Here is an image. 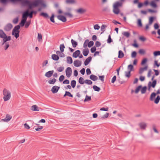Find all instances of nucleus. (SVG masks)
<instances>
[{
  "label": "nucleus",
  "mask_w": 160,
  "mask_h": 160,
  "mask_svg": "<svg viewBox=\"0 0 160 160\" xmlns=\"http://www.w3.org/2000/svg\"><path fill=\"white\" fill-rule=\"evenodd\" d=\"M125 0H120V2H116L113 5V12L116 14H118L120 12V10L119 8L122 6L123 2Z\"/></svg>",
  "instance_id": "obj_2"
},
{
  "label": "nucleus",
  "mask_w": 160,
  "mask_h": 160,
  "mask_svg": "<svg viewBox=\"0 0 160 160\" xmlns=\"http://www.w3.org/2000/svg\"><path fill=\"white\" fill-rule=\"evenodd\" d=\"M12 2H20L23 6H28L29 9L40 6L41 8H45L47 5L44 0H33L31 2L30 0H9Z\"/></svg>",
  "instance_id": "obj_1"
},
{
  "label": "nucleus",
  "mask_w": 160,
  "mask_h": 160,
  "mask_svg": "<svg viewBox=\"0 0 160 160\" xmlns=\"http://www.w3.org/2000/svg\"><path fill=\"white\" fill-rule=\"evenodd\" d=\"M130 73L131 72L130 71H128V72H125V75L126 77H127L128 78L130 77Z\"/></svg>",
  "instance_id": "obj_54"
},
{
  "label": "nucleus",
  "mask_w": 160,
  "mask_h": 160,
  "mask_svg": "<svg viewBox=\"0 0 160 160\" xmlns=\"http://www.w3.org/2000/svg\"><path fill=\"white\" fill-rule=\"evenodd\" d=\"M154 56L155 57L160 55V51H156L153 52Z\"/></svg>",
  "instance_id": "obj_48"
},
{
  "label": "nucleus",
  "mask_w": 160,
  "mask_h": 160,
  "mask_svg": "<svg viewBox=\"0 0 160 160\" xmlns=\"http://www.w3.org/2000/svg\"><path fill=\"white\" fill-rule=\"evenodd\" d=\"M154 20V18L152 17H150L149 19V25L151 24Z\"/></svg>",
  "instance_id": "obj_51"
},
{
  "label": "nucleus",
  "mask_w": 160,
  "mask_h": 160,
  "mask_svg": "<svg viewBox=\"0 0 160 160\" xmlns=\"http://www.w3.org/2000/svg\"><path fill=\"white\" fill-rule=\"evenodd\" d=\"M92 59V58L90 56L87 58L84 62V65L85 66H87L88 65L90 62L91 61Z\"/></svg>",
  "instance_id": "obj_15"
},
{
  "label": "nucleus",
  "mask_w": 160,
  "mask_h": 160,
  "mask_svg": "<svg viewBox=\"0 0 160 160\" xmlns=\"http://www.w3.org/2000/svg\"><path fill=\"white\" fill-rule=\"evenodd\" d=\"M94 44V42L93 41H91L89 42H88V47L89 48L91 47Z\"/></svg>",
  "instance_id": "obj_47"
},
{
  "label": "nucleus",
  "mask_w": 160,
  "mask_h": 160,
  "mask_svg": "<svg viewBox=\"0 0 160 160\" xmlns=\"http://www.w3.org/2000/svg\"><path fill=\"white\" fill-rule=\"evenodd\" d=\"M90 78L92 80L95 81L98 79V77L92 74L90 76Z\"/></svg>",
  "instance_id": "obj_18"
},
{
  "label": "nucleus",
  "mask_w": 160,
  "mask_h": 160,
  "mask_svg": "<svg viewBox=\"0 0 160 160\" xmlns=\"http://www.w3.org/2000/svg\"><path fill=\"white\" fill-rule=\"evenodd\" d=\"M142 87V85H139L138 87H137L135 90V92L136 93H137L139 91H140V90L141 89V88Z\"/></svg>",
  "instance_id": "obj_35"
},
{
  "label": "nucleus",
  "mask_w": 160,
  "mask_h": 160,
  "mask_svg": "<svg viewBox=\"0 0 160 160\" xmlns=\"http://www.w3.org/2000/svg\"><path fill=\"white\" fill-rule=\"evenodd\" d=\"M96 50V48L94 46L91 49V51L92 53H94L95 52Z\"/></svg>",
  "instance_id": "obj_64"
},
{
  "label": "nucleus",
  "mask_w": 160,
  "mask_h": 160,
  "mask_svg": "<svg viewBox=\"0 0 160 160\" xmlns=\"http://www.w3.org/2000/svg\"><path fill=\"white\" fill-rule=\"evenodd\" d=\"M139 125L141 128L143 129H145L147 125L146 123L143 122H142L139 124Z\"/></svg>",
  "instance_id": "obj_17"
},
{
  "label": "nucleus",
  "mask_w": 160,
  "mask_h": 160,
  "mask_svg": "<svg viewBox=\"0 0 160 160\" xmlns=\"http://www.w3.org/2000/svg\"><path fill=\"white\" fill-rule=\"evenodd\" d=\"M137 53L135 51H133L131 54V57L132 58H135L136 57Z\"/></svg>",
  "instance_id": "obj_55"
},
{
  "label": "nucleus",
  "mask_w": 160,
  "mask_h": 160,
  "mask_svg": "<svg viewBox=\"0 0 160 160\" xmlns=\"http://www.w3.org/2000/svg\"><path fill=\"white\" fill-rule=\"evenodd\" d=\"M9 46V45L8 44L7 42L5 43V45L4 46V49L6 50H7Z\"/></svg>",
  "instance_id": "obj_62"
},
{
  "label": "nucleus",
  "mask_w": 160,
  "mask_h": 160,
  "mask_svg": "<svg viewBox=\"0 0 160 160\" xmlns=\"http://www.w3.org/2000/svg\"><path fill=\"white\" fill-rule=\"evenodd\" d=\"M128 69L129 70V71L131 72V71L133 70V66L132 64H130L128 65Z\"/></svg>",
  "instance_id": "obj_32"
},
{
  "label": "nucleus",
  "mask_w": 160,
  "mask_h": 160,
  "mask_svg": "<svg viewBox=\"0 0 160 160\" xmlns=\"http://www.w3.org/2000/svg\"><path fill=\"white\" fill-rule=\"evenodd\" d=\"M66 74L68 78L70 77L72 75V69L70 67L67 68L65 70Z\"/></svg>",
  "instance_id": "obj_5"
},
{
  "label": "nucleus",
  "mask_w": 160,
  "mask_h": 160,
  "mask_svg": "<svg viewBox=\"0 0 160 160\" xmlns=\"http://www.w3.org/2000/svg\"><path fill=\"white\" fill-rule=\"evenodd\" d=\"M40 15L46 18H47L49 17L47 13L43 12H42L40 13Z\"/></svg>",
  "instance_id": "obj_33"
},
{
  "label": "nucleus",
  "mask_w": 160,
  "mask_h": 160,
  "mask_svg": "<svg viewBox=\"0 0 160 160\" xmlns=\"http://www.w3.org/2000/svg\"><path fill=\"white\" fill-rule=\"evenodd\" d=\"M112 40L111 37V35H109L108 37V38L107 40V42L108 43H110Z\"/></svg>",
  "instance_id": "obj_59"
},
{
  "label": "nucleus",
  "mask_w": 160,
  "mask_h": 160,
  "mask_svg": "<svg viewBox=\"0 0 160 160\" xmlns=\"http://www.w3.org/2000/svg\"><path fill=\"white\" fill-rule=\"evenodd\" d=\"M64 79V76L63 75H62L60 77L59 80L60 82H61L63 81Z\"/></svg>",
  "instance_id": "obj_60"
},
{
  "label": "nucleus",
  "mask_w": 160,
  "mask_h": 160,
  "mask_svg": "<svg viewBox=\"0 0 160 160\" xmlns=\"http://www.w3.org/2000/svg\"><path fill=\"white\" fill-rule=\"evenodd\" d=\"M122 33L123 35L127 38L129 37L130 35V33L127 32H124Z\"/></svg>",
  "instance_id": "obj_40"
},
{
  "label": "nucleus",
  "mask_w": 160,
  "mask_h": 160,
  "mask_svg": "<svg viewBox=\"0 0 160 160\" xmlns=\"http://www.w3.org/2000/svg\"><path fill=\"white\" fill-rule=\"evenodd\" d=\"M66 96H68L70 97H73L72 95L71 94V93L69 92L66 91L64 95V97H65Z\"/></svg>",
  "instance_id": "obj_34"
},
{
  "label": "nucleus",
  "mask_w": 160,
  "mask_h": 160,
  "mask_svg": "<svg viewBox=\"0 0 160 160\" xmlns=\"http://www.w3.org/2000/svg\"><path fill=\"white\" fill-rule=\"evenodd\" d=\"M3 94L4 95L3 98L5 101L10 99L11 98V92L9 91L4 88L3 91Z\"/></svg>",
  "instance_id": "obj_3"
},
{
  "label": "nucleus",
  "mask_w": 160,
  "mask_h": 160,
  "mask_svg": "<svg viewBox=\"0 0 160 160\" xmlns=\"http://www.w3.org/2000/svg\"><path fill=\"white\" fill-rule=\"evenodd\" d=\"M40 109V108L36 105L32 106L31 108V109L33 111H39Z\"/></svg>",
  "instance_id": "obj_13"
},
{
  "label": "nucleus",
  "mask_w": 160,
  "mask_h": 160,
  "mask_svg": "<svg viewBox=\"0 0 160 160\" xmlns=\"http://www.w3.org/2000/svg\"><path fill=\"white\" fill-rule=\"evenodd\" d=\"M12 25L10 23L7 24L4 28V30L7 31H10L12 28Z\"/></svg>",
  "instance_id": "obj_6"
},
{
  "label": "nucleus",
  "mask_w": 160,
  "mask_h": 160,
  "mask_svg": "<svg viewBox=\"0 0 160 160\" xmlns=\"http://www.w3.org/2000/svg\"><path fill=\"white\" fill-rule=\"evenodd\" d=\"M89 53V51L88 48L85 49L83 50L82 53L85 56H87Z\"/></svg>",
  "instance_id": "obj_21"
},
{
  "label": "nucleus",
  "mask_w": 160,
  "mask_h": 160,
  "mask_svg": "<svg viewBox=\"0 0 160 160\" xmlns=\"http://www.w3.org/2000/svg\"><path fill=\"white\" fill-rule=\"evenodd\" d=\"M124 56V54L122 51L119 50L118 52V58H122Z\"/></svg>",
  "instance_id": "obj_23"
},
{
  "label": "nucleus",
  "mask_w": 160,
  "mask_h": 160,
  "mask_svg": "<svg viewBox=\"0 0 160 160\" xmlns=\"http://www.w3.org/2000/svg\"><path fill=\"white\" fill-rule=\"evenodd\" d=\"M59 88V87L57 86H54L52 88L51 91L53 93H56L58 92Z\"/></svg>",
  "instance_id": "obj_8"
},
{
  "label": "nucleus",
  "mask_w": 160,
  "mask_h": 160,
  "mask_svg": "<svg viewBox=\"0 0 160 160\" xmlns=\"http://www.w3.org/2000/svg\"><path fill=\"white\" fill-rule=\"evenodd\" d=\"M148 68V66H146L144 68H141L139 69V74L142 73L144 71L146 70Z\"/></svg>",
  "instance_id": "obj_20"
},
{
  "label": "nucleus",
  "mask_w": 160,
  "mask_h": 160,
  "mask_svg": "<svg viewBox=\"0 0 160 160\" xmlns=\"http://www.w3.org/2000/svg\"><path fill=\"white\" fill-rule=\"evenodd\" d=\"M150 4L151 6L154 8H156L157 6L156 3L154 1L151 2Z\"/></svg>",
  "instance_id": "obj_52"
},
{
  "label": "nucleus",
  "mask_w": 160,
  "mask_h": 160,
  "mask_svg": "<svg viewBox=\"0 0 160 160\" xmlns=\"http://www.w3.org/2000/svg\"><path fill=\"white\" fill-rule=\"evenodd\" d=\"M64 14L65 16L70 18H72L73 17L72 15L69 12H65L64 13Z\"/></svg>",
  "instance_id": "obj_30"
},
{
  "label": "nucleus",
  "mask_w": 160,
  "mask_h": 160,
  "mask_svg": "<svg viewBox=\"0 0 160 160\" xmlns=\"http://www.w3.org/2000/svg\"><path fill=\"white\" fill-rule=\"evenodd\" d=\"M139 53L141 54H144L145 53V50L143 49H140L139 51Z\"/></svg>",
  "instance_id": "obj_61"
},
{
  "label": "nucleus",
  "mask_w": 160,
  "mask_h": 160,
  "mask_svg": "<svg viewBox=\"0 0 160 160\" xmlns=\"http://www.w3.org/2000/svg\"><path fill=\"white\" fill-rule=\"evenodd\" d=\"M78 82L81 84H83L84 83L83 78L82 77H80L78 80Z\"/></svg>",
  "instance_id": "obj_36"
},
{
  "label": "nucleus",
  "mask_w": 160,
  "mask_h": 160,
  "mask_svg": "<svg viewBox=\"0 0 160 160\" xmlns=\"http://www.w3.org/2000/svg\"><path fill=\"white\" fill-rule=\"evenodd\" d=\"M64 69V67H60L57 68V71L59 72H62Z\"/></svg>",
  "instance_id": "obj_49"
},
{
  "label": "nucleus",
  "mask_w": 160,
  "mask_h": 160,
  "mask_svg": "<svg viewBox=\"0 0 160 160\" xmlns=\"http://www.w3.org/2000/svg\"><path fill=\"white\" fill-rule=\"evenodd\" d=\"M93 88L94 91L98 92L100 90V88L96 85H94L93 87Z\"/></svg>",
  "instance_id": "obj_38"
},
{
  "label": "nucleus",
  "mask_w": 160,
  "mask_h": 160,
  "mask_svg": "<svg viewBox=\"0 0 160 160\" xmlns=\"http://www.w3.org/2000/svg\"><path fill=\"white\" fill-rule=\"evenodd\" d=\"M71 42L73 47V48L76 47L78 45L77 42L75 41H74L73 39H71Z\"/></svg>",
  "instance_id": "obj_27"
},
{
  "label": "nucleus",
  "mask_w": 160,
  "mask_h": 160,
  "mask_svg": "<svg viewBox=\"0 0 160 160\" xmlns=\"http://www.w3.org/2000/svg\"><path fill=\"white\" fill-rule=\"evenodd\" d=\"M57 17L58 19L63 22H65L67 21V19L65 17L62 15H58L57 16Z\"/></svg>",
  "instance_id": "obj_9"
},
{
  "label": "nucleus",
  "mask_w": 160,
  "mask_h": 160,
  "mask_svg": "<svg viewBox=\"0 0 160 160\" xmlns=\"http://www.w3.org/2000/svg\"><path fill=\"white\" fill-rule=\"evenodd\" d=\"M6 34L4 32V31L1 30L0 29V38H2L6 36Z\"/></svg>",
  "instance_id": "obj_26"
},
{
  "label": "nucleus",
  "mask_w": 160,
  "mask_h": 160,
  "mask_svg": "<svg viewBox=\"0 0 160 160\" xmlns=\"http://www.w3.org/2000/svg\"><path fill=\"white\" fill-rule=\"evenodd\" d=\"M64 48H65V46L64 44H62L60 46V48L61 52H63L64 51Z\"/></svg>",
  "instance_id": "obj_45"
},
{
  "label": "nucleus",
  "mask_w": 160,
  "mask_h": 160,
  "mask_svg": "<svg viewBox=\"0 0 160 160\" xmlns=\"http://www.w3.org/2000/svg\"><path fill=\"white\" fill-rule=\"evenodd\" d=\"M107 27L105 25H102L101 28V30L103 32L105 30V28Z\"/></svg>",
  "instance_id": "obj_53"
},
{
  "label": "nucleus",
  "mask_w": 160,
  "mask_h": 160,
  "mask_svg": "<svg viewBox=\"0 0 160 160\" xmlns=\"http://www.w3.org/2000/svg\"><path fill=\"white\" fill-rule=\"evenodd\" d=\"M3 39V44L6 42L7 41H10L11 39V38L10 36H6L2 38Z\"/></svg>",
  "instance_id": "obj_7"
},
{
  "label": "nucleus",
  "mask_w": 160,
  "mask_h": 160,
  "mask_svg": "<svg viewBox=\"0 0 160 160\" xmlns=\"http://www.w3.org/2000/svg\"><path fill=\"white\" fill-rule=\"evenodd\" d=\"M30 23H31L30 21H29L26 22L25 24V28H28V27L29 26V25H30Z\"/></svg>",
  "instance_id": "obj_58"
},
{
  "label": "nucleus",
  "mask_w": 160,
  "mask_h": 160,
  "mask_svg": "<svg viewBox=\"0 0 160 160\" xmlns=\"http://www.w3.org/2000/svg\"><path fill=\"white\" fill-rule=\"evenodd\" d=\"M53 72L54 71L53 70L49 71L46 73L45 76L48 78H50L52 75Z\"/></svg>",
  "instance_id": "obj_14"
},
{
  "label": "nucleus",
  "mask_w": 160,
  "mask_h": 160,
  "mask_svg": "<svg viewBox=\"0 0 160 160\" xmlns=\"http://www.w3.org/2000/svg\"><path fill=\"white\" fill-rule=\"evenodd\" d=\"M56 79L54 78H53L52 79H50L48 81L49 83L51 84H53L56 82Z\"/></svg>",
  "instance_id": "obj_29"
},
{
  "label": "nucleus",
  "mask_w": 160,
  "mask_h": 160,
  "mask_svg": "<svg viewBox=\"0 0 160 160\" xmlns=\"http://www.w3.org/2000/svg\"><path fill=\"white\" fill-rule=\"evenodd\" d=\"M28 17V10H27L25 11L22 14V19L26 21Z\"/></svg>",
  "instance_id": "obj_10"
},
{
  "label": "nucleus",
  "mask_w": 160,
  "mask_h": 160,
  "mask_svg": "<svg viewBox=\"0 0 160 160\" xmlns=\"http://www.w3.org/2000/svg\"><path fill=\"white\" fill-rule=\"evenodd\" d=\"M80 53V51L79 50H77L73 53L72 56L75 58H77L79 56Z\"/></svg>",
  "instance_id": "obj_16"
},
{
  "label": "nucleus",
  "mask_w": 160,
  "mask_h": 160,
  "mask_svg": "<svg viewBox=\"0 0 160 160\" xmlns=\"http://www.w3.org/2000/svg\"><path fill=\"white\" fill-rule=\"evenodd\" d=\"M52 59L56 61L58 60L59 59L58 56L57 55L55 54L52 55Z\"/></svg>",
  "instance_id": "obj_24"
},
{
  "label": "nucleus",
  "mask_w": 160,
  "mask_h": 160,
  "mask_svg": "<svg viewBox=\"0 0 160 160\" xmlns=\"http://www.w3.org/2000/svg\"><path fill=\"white\" fill-rule=\"evenodd\" d=\"M89 41V40L88 39H87L85 41L83 45V47L84 48H85L87 47V46H88V43Z\"/></svg>",
  "instance_id": "obj_41"
},
{
  "label": "nucleus",
  "mask_w": 160,
  "mask_h": 160,
  "mask_svg": "<svg viewBox=\"0 0 160 160\" xmlns=\"http://www.w3.org/2000/svg\"><path fill=\"white\" fill-rule=\"evenodd\" d=\"M54 14H52L51 17L50 18V20L52 22L54 23L55 22V21L54 20Z\"/></svg>",
  "instance_id": "obj_56"
},
{
  "label": "nucleus",
  "mask_w": 160,
  "mask_h": 160,
  "mask_svg": "<svg viewBox=\"0 0 160 160\" xmlns=\"http://www.w3.org/2000/svg\"><path fill=\"white\" fill-rule=\"evenodd\" d=\"M76 82L75 80H72L71 81V86L73 88H74L76 86Z\"/></svg>",
  "instance_id": "obj_31"
},
{
  "label": "nucleus",
  "mask_w": 160,
  "mask_h": 160,
  "mask_svg": "<svg viewBox=\"0 0 160 160\" xmlns=\"http://www.w3.org/2000/svg\"><path fill=\"white\" fill-rule=\"evenodd\" d=\"M20 26L19 25H18L15 26L12 30V31H13V33L14 32L19 31V30L20 29Z\"/></svg>",
  "instance_id": "obj_25"
},
{
  "label": "nucleus",
  "mask_w": 160,
  "mask_h": 160,
  "mask_svg": "<svg viewBox=\"0 0 160 160\" xmlns=\"http://www.w3.org/2000/svg\"><path fill=\"white\" fill-rule=\"evenodd\" d=\"M160 100V96L159 95L155 99L154 101V102L156 104H158L159 100Z\"/></svg>",
  "instance_id": "obj_42"
},
{
  "label": "nucleus",
  "mask_w": 160,
  "mask_h": 160,
  "mask_svg": "<svg viewBox=\"0 0 160 160\" xmlns=\"http://www.w3.org/2000/svg\"><path fill=\"white\" fill-rule=\"evenodd\" d=\"M91 97L89 96L88 95H87L86 96V98L84 100V102H87L88 101L91 100Z\"/></svg>",
  "instance_id": "obj_44"
},
{
  "label": "nucleus",
  "mask_w": 160,
  "mask_h": 160,
  "mask_svg": "<svg viewBox=\"0 0 160 160\" xmlns=\"http://www.w3.org/2000/svg\"><path fill=\"white\" fill-rule=\"evenodd\" d=\"M18 17H17L15 18H14L13 21H12V22L14 24H17L18 22Z\"/></svg>",
  "instance_id": "obj_50"
},
{
  "label": "nucleus",
  "mask_w": 160,
  "mask_h": 160,
  "mask_svg": "<svg viewBox=\"0 0 160 160\" xmlns=\"http://www.w3.org/2000/svg\"><path fill=\"white\" fill-rule=\"evenodd\" d=\"M73 64L75 66L78 67L81 65L82 62L79 60H77L74 61Z\"/></svg>",
  "instance_id": "obj_11"
},
{
  "label": "nucleus",
  "mask_w": 160,
  "mask_h": 160,
  "mask_svg": "<svg viewBox=\"0 0 160 160\" xmlns=\"http://www.w3.org/2000/svg\"><path fill=\"white\" fill-rule=\"evenodd\" d=\"M43 128V127L42 126H40L38 128H35V130L37 131H39Z\"/></svg>",
  "instance_id": "obj_63"
},
{
  "label": "nucleus",
  "mask_w": 160,
  "mask_h": 160,
  "mask_svg": "<svg viewBox=\"0 0 160 160\" xmlns=\"http://www.w3.org/2000/svg\"><path fill=\"white\" fill-rule=\"evenodd\" d=\"M20 31H17L16 32H14L13 33V31H12V35H14L16 38H17L19 37V33Z\"/></svg>",
  "instance_id": "obj_19"
},
{
  "label": "nucleus",
  "mask_w": 160,
  "mask_h": 160,
  "mask_svg": "<svg viewBox=\"0 0 160 160\" xmlns=\"http://www.w3.org/2000/svg\"><path fill=\"white\" fill-rule=\"evenodd\" d=\"M156 94L155 92H152L151 95L150 99L151 101H153L154 98Z\"/></svg>",
  "instance_id": "obj_28"
},
{
  "label": "nucleus",
  "mask_w": 160,
  "mask_h": 160,
  "mask_svg": "<svg viewBox=\"0 0 160 160\" xmlns=\"http://www.w3.org/2000/svg\"><path fill=\"white\" fill-rule=\"evenodd\" d=\"M86 10L82 8H80L77 10V12L80 13H82L84 12H85Z\"/></svg>",
  "instance_id": "obj_43"
},
{
  "label": "nucleus",
  "mask_w": 160,
  "mask_h": 160,
  "mask_svg": "<svg viewBox=\"0 0 160 160\" xmlns=\"http://www.w3.org/2000/svg\"><path fill=\"white\" fill-rule=\"evenodd\" d=\"M26 20L22 19L21 22L20 23V24L21 25V26L22 27L24 25L25 23L26 22Z\"/></svg>",
  "instance_id": "obj_57"
},
{
  "label": "nucleus",
  "mask_w": 160,
  "mask_h": 160,
  "mask_svg": "<svg viewBox=\"0 0 160 160\" xmlns=\"http://www.w3.org/2000/svg\"><path fill=\"white\" fill-rule=\"evenodd\" d=\"M12 118V117L9 114H7L6 115V118L4 119H2L0 122H8Z\"/></svg>",
  "instance_id": "obj_4"
},
{
  "label": "nucleus",
  "mask_w": 160,
  "mask_h": 160,
  "mask_svg": "<svg viewBox=\"0 0 160 160\" xmlns=\"http://www.w3.org/2000/svg\"><path fill=\"white\" fill-rule=\"evenodd\" d=\"M67 62L69 64H71L72 62V60L71 57L68 56L67 58Z\"/></svg>",
  "instance_id": "obj_22"
},
{
  "label": "nucleus",
  "mask_w": 160,
  "mask_h": 160,
  "mask_svg": "<svg viewBox=\"0 0 160 160\" xmlns=\"http://www.w3.org/2000/svg\"><path fill=\"white\" fill-rule=\"evenodd\" d=\"M84 83L88 85H91L92 82L91 80L88 79H86L85 80Z\"/></svg>",
  "instance_id": "obj_37"
},
{
  "label": "nucleus",
  "mask_w": 160,
  "mask_h": 160,
  "mask_svg": "<svg viewBox=\"0 0 160 160\" xmlns=\"http://www.w3.org/2000/svg\"><path fill=\"white\" fill-rule=\"evenodd\" d=\"M137 24L138 27H142V24L141 22V19H138V20Z\"/></svg>",
  "instance_id": "obj_46"
},
{
  "label": "nucleus",
  "mask_w": 160,
  "mask_h": 160,
  "mask_svg": "<svg viewBox=\"0 0 160 160\" xmlns=\"http://www.w3.org/2000/svg\"><path fill=\"white\" fill-rule=\"evenodd\" d=\"M147 89V88L146 86H144L143 88H142L141 90V93H145L146 92Z\"/></svg>",
  "instance_id": "obj_39"
},
{
  "label": "nucleus",
  "mask_w": 160,
  "mask_h": 160,
  "mask_svg": "<svg viewBox=\"0 0 160 160\" xmlns=\"http://www.w3.org/2000/svg\"><path fill=\"white\" fill-rule=\"evenodd\" d=\"M65 3L67 4H72L76 3L75 0H65Z\"/></svg>",
  "instance_id": "obj_12"
}]
</instances>
